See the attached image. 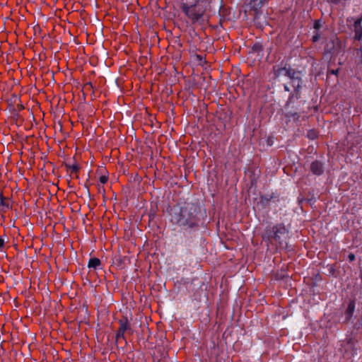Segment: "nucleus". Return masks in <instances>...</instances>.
Here are the masks:
<instances>
[{
    "label": "nucleus",
    "mask_w": 362,
    "mask_h": 362,
    "mask_svg": "<svg viewBox=\"0 0 362 362\" xmlns=\"http://www.w3.org/2000/svg\"><path fill=\"white\" fill-rule=\"evenodd\" d=\"M201 207L197 203H178L170 208V222L181 230H189L199 227Z\"/></svg>",
    "instance_id": "f257e3e1"
},
{
    "label": "nucleus",
    "mask_w": 362,
    "mask_h": 362,
    "mask_svg": "<svg viewBox=\"0 0 362 362\" xmlns=\"http://www.w3.org/2000/svg\"><path fill=\"white\" fill-rule=\"evenodd\" d=\"M262 239L274 252L288 250L289 229L283 223L267 226L262 233Z\"/></svg>",
    "instance_id": "f03ea898"
},
{
    "label": "nucleus",
    "mask_w": 362,
    "mask_h": 362,
    "mask_svg": "<svg viewBox=\"0 0 362 362\" xmlns=\"http://www.w3.org/2000/svg\"><path fill=\"white\" fill-rule=\"evenodd\" d=\"M213 0H182L180 8L189 22L202 25L208 20Z\"/></svg>",
    "instance_id": "7ed1b4c3"
},
{
    "label": "nucleus",
    "mask_w": 362,
    "mask_h": 362,
    "mask_svg": "<svg viewBox=\"0 0 362 362\" xmlns=\"http://www.w3.org/2000/svg\"><path fill=\"white\" fill-rule=\"evenodd\" d=\"M288 74V78L290 79L291 86L293 88V92L290 94L288 98V100L291 101L294 97L297 99L300 98V89L303 81L301 77V71L293 69Z\"/></svg>",
    "instance_id": "20e7f679"
},
{
    "label": "nucleus",
    "mask_w": 362,
    "mask_h": 362,
    "mask_svg": "<svg viewBox=\"0 0 362 362\" xmlns=\"http://www.w3.org/2000/svg\"><path fill=\"white\" fill-rule=\"evenodd\" d=\"M119 327L115 334L116 341L118 342L120 339H123L127 343V339L125 335H132L134 333V330L127 316H122L121 319L118 320Z\"/></svg>",
    "instance_id": "39448f33"
},
{
    "label": "nucleus",
    "mask_w": 362,
    "mask_h": 362,
    "mask_svg": "<svg viewBox=\"0 0 362 362\" xmlns=\"http://www.w3.org/2000/svg\"><path fill=\"white\" fill-rule=\"evenodd\" d=\"M292 69L293 68L284 62H281L279 64L274 65L272 67L274 78H279L281 76L288 77L289 75L288 73H290Z\"/></svg>",
    "instance_id": "423d86ee"
},
{
    "label": "nucleus",
    "mask_w": 362,
    "mask_h": 362,
    "mask_svg": "<svg viewBox=\"0 0 362 362\" xmlns=\"http://www.w3.org/2000/svg\"><path fill=\"white\" fill-rule=\"evenodd\" d=\"M358 343V340L353 337L346 338L345 344V351L349 352L351 355L356 354L357 349L356 345Z\"/></svg>",
    "instance_id": "0eeeda50"
},
{
    "label": "nucleus",
    "mask_w": 362,
    "mask_h": 362,
    "mask_svg": "<svg viewBox=\"0 0 362 362\" xmlns=\"http://www.w3.org/2000/svg\"><path fill=\"white\" fill-rule=\"evenodd\" d=\"M354 39L362 42V16L356 19L354 24Z\"/></svg>",
    "instance_id": "6e6552de"
},
{
    "label": "nucleus",
    "mask_w": 362,
    "mask_h": 362,
    "mask_svg": "<svg viewBox=\"0 0 362 362\" xmlns=\"http://www.w3.org/2000/svg\"><path fill=\"white\" fill-rule=\"evenodd\" d=\"M310 171L313 175L320 176L324 173V165L323 163L320 160H314L310 164Z\"/></svg>",
    "instance_id": "1a4fd4ad"
},
{
    "label": "nucleus",
    "mask_w": 362,
    "mask_h": 362,
    "mask_svg": "<svg viewBox=\"0 0 362 362\" xmlns=\"http://www.w3.org/2000/svg\"><path fill=\"white\" fill-rule=\"evenodd\" d=\"M219 24L222 26L223 23L226 21L230 20V11L229 8L225 7L224 6H221L219 11Z\"/></svg>",
    "instance_id": "9d476101"
},
{
    "label": "nucleus",
    "mask_w": 362,
    "mask_h": 362,
    "mask_svg": "<svg viewBox=\"0 0 362 362\" xmlns=\"http://www.w3.org/2000/svg\"><path fill=\"white\" fill-rule=\"evenodd\" d=\"M64 166L66 168V170L67 173L70 174L71 177H74L75 178H78V173L80 170V166L78 163H74V164H69L67 163H65Z\"/></svg>",
    "instance_id": "9b49d317"
},
{
    "label": "nucleus",
    "mask_w": 362,
    "mask_h": 362,
    "mask_svg": "<svg viewBox=\"0 0 362 362\" xmlns=\"http://www.w3.org/2000/svg\"><path fill=\"white\" fill-rule=\"evenodd\" d=\"M0 206L1 207L0 211L2 213H5L7 209L11 208L10 199L4 197L3 193L0 194Z\"/></svg>",
    "instance_id": "f8f14e48"
},
{
    "label": "nucleus",
    "mask_w": 362,
    "mask_h": 362,
    "mask_svg": "<svg viewBox=\"0 0 362 362\" xmlns=\"http://www.w3.org/2000/svg\"><path fill=\"white\" fill-rule=\"evenodd\" d=\"M355 305L356 303L354 300H351L349 301L347 308L345 311V317L346 322H349L351 319L355 310Z\"/></svg>",
    "instance_id": "ddd939ff"
},
{
    "label": "nucleus",
    "mask_w": 362,
    "mask_h": 362,
    "mask_svg": "<svg viewBox=\"0 0 362 362\" xmlns=\"http://www.w3.org/2000/svg\"><path fill=\"white\" fill-rule=\"evenodd\" d=\"M250 6L257 11L261 8L267 0H248Z\"/></svg>",
    "instance_id": "4468645a"
},
{
    "label": "nucleus",
    "mask_w": 362,
    "mask_h": 362,
    "mask_svg": "<svg viewBox=\"0 0 362 362\" xmlns=\"http://www.w3.org/2000/svg\"><path fill=\"white\" fill-rule=\"evenodd\" d=\"M101 265V261L97 257L90 258L88 261V267L90 269H97Z\"/></svg>",
    "instance_id": "2eb2a0df"
},
{
    "label": "nucleus",
    "mask_w": 362,
    "mask_h": 362,
    "mask_svg": "<svg viewBox=\"0 0 362 362\" xmlns=\"http://www.w3.org/2000/svg\"><path fill=\"white\" fill-rule=\"evenodd\" d=\"M334 49V42L333 40H327L326 45H325V52L327 54H330L333 52Z\"/></svg>",
    "instance_id": "dca6fc26"
},
{
    "label": "nucleus",
    "mask_w": 362,
    "mask_h": 362,
    "mask_svg": "<svg viewBox=\"0 0 362 362\" xmlns=\"http://www.w3.org/2000/svg\"><path fill=\"white\" fill-rule=\"evenodd\" d=\"M263 51V46L260 42H255L252 47H251V52L252 53H257L260 54Z\"/></svg>",
    "instance_id": "f3484780"
},
{
    "label": "nucleus",
    "mask_w": 362,
    "mask_h": 362,
    "mask_svg": "<svg viewBox=\"0 0 362 362\" xmlns=\"http://www.w3.org/2000/svg\"><path fill=\"white\" fill-rule=\"evenodd\" d=\"M286 117L289 119L292 118L294 121H297L298 120L300 115L297 112H288L286 114Z\"/></svg>",
    "instance_id": "a211bd4d"
},
{
    "label": "nucleus",
    "mask_w": 362,
    "mask_h": 362,
    "mask_svg": "<svg viewBox=\"0 0 362 362\" xmlns=\"http://www.w3.org/2000/svg\"><path fill=\"white\" fill-rule=\"evenodd\" d=\"M339 71V69H329L327 71V76H329L331 74L338 76Z\"/></svg>",
    "instance_id": "6ab92c4d"
},
{
    "label": "nucleus",
    "mask_w": 362,
    "mask_h": 362,
    "mask_svg": "<svg viewBox=\"0 0 362 362\" xmlns=\"http://www.w3.org/2000/svg\"><path fill=\"white\" fill-rule=\"evenodd\" d=\"M99 180L102 184H105L108 180V177L106 175H102L100 177Z\"/></svg>",
    "instance_id": "aec40b11"
},
{
    "label": "nucleus",
    "mask_w": 362,
    "mask_h": 362,
    "mask_svg": "<svg viewBox=\"0 0 362 362\" xmlns=\"http://www.w3.org/2000/svg\"><path fill=\"white\" fill-rule=\"evenodd\" d=\"M348 259L351 262L355 261V259H356L355 255L354 253H352V252L349 253V255H348Z\"/></svg>",
    "instance_id": "412c9836"
},
{
    "label": "nucleus",
    "mask_w": 362,
    "mask_h": 362,
    "mask_svg": "<svg viewBox=\"0 0 362 362\" xmlns=\"http://www.w3.org/2000/svg\"><path fill=\"white\" fill-rule=\"evenodd\" d=\"M4 246H5L4 239L1 236H0V250L1 251L4 248Z\"/></svg>",
    "instance_id": "4be33fe9"
},
{
    "label": "nucleus",
    "mask_w": 362,
    "mask_h": 362,
    "mask_svg": "<svg viewBox=\"0 0 362 362\" xmlns=\"http://www.w3.org/2000/svg\"><path fill=\"white\" fill-rule=\"evenodd\" d=\"M320 35L318 33H316L313 36L312 40L313 42H315L320 39Z\"/></svg>",
    "instance_id": "5701e85b"
},
{
    "label": "nucleus",
    "mask_w": 362,
    "mask_h": 362,
    "mask_svg": "<svg viewBox=\"0 0 362 362\" xmlns=\"http://www.w3.org/2000/svg\"><path fill=\"white\" fill-rule=\"evenodd\" d=\"M329 274L334 275L335 274V267L334 265H332L329 269Z\"/></svg>",
    "instance_id": "b1692460"
},
{
    "label": "nucleus",
    "mask_w": 362,
    "mask_h": 362,
    "mask_svg": "<svg viewBox=\"0 0 362 362\" xmlns=\"http://www.w3.org/2000/svg\"><path fill=\"white\" fill-rule=\"evenodd\" d=\"M284 88L286 91H288V92L290 91L289 87L286 84L284 86Z\"/></svg>",
    "instance_id": "393cba45"
},
{
    "label": "nucleus",
    "mask_w": 362,
    "mask_h": 362,
    "mask_svg": "<svg viewBox=\"0 0 362 362\" xmlns=\"http://www.w3.org/2000/svg\"><path fill=\"white\" fill-rule=\"evenodd\" d=\"M320 24H319L317 22H315V25H314V28H315L317 29V28H320Z\"/></svg>",
    "instance_id": "a878e982"
},
{
    "label": "nucleus",
    "mask_w": 362,
    "mask_h": 362,
    "mask_svg": "<svg viewBox=\"0 0 362 362\" xmlns=\"http://www.w3.org/2000/svg\"><path fill=\"white\" fill-rule=\"evenodd\" d=\"M272 197H271L270 198H264V199L267 201V202H269L271 199H272Z\"/></svg>",
    "instance_id": "bb28decb"
},
{
    "label": "nucleus",
    "mask_w": 362,
    "mask_h": 362,
    "mask_svg": "<svg viewBox=\"0 0 362 362\" xmlns=\"http://www.w3.org/2000/svg\"><path fill=\"white\" fill-rule=\"evenodd\" d=\"M86 86H92V84L90 83H86Z\"/></svg>",
    "instance_id": "cd10ccee"
}]
</instances>
